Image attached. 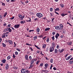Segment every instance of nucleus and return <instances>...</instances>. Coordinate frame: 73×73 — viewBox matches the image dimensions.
<instances>
[{
  "mask_svg": "<svg viewBox=\"0 0 73 73\" xmlns=\"http://www.w3.org/2000/svg\"><path fill=\"white\" fill-rule=\"evenodd\" d=\"M36 16L38 18H41L42 17L43 15L42 14L40 13H38L36 14Z\"/></svg>",
  "mask_w": 73,
  "mask_h": 73,
  "instance_id": "f257e3e1",
  "label": "nucleus"
},
{
  "mask_svg": "<svg viewBox=\"0 0 73 73\" xmlns=\"http://www.w3.org/2000/svg\"><path fill=\"white\" fill-rule=\"evenodd\" d=\"M18 16L20 18H21L20 19V20H23V18H24V17H25V16L24 15L23 16V15H21V14H19L18 15Z\"/></svg>",
  "mask_w": 73,
  "mask_h": 73,
  "instance_id": "f03ea898",
  "label": "nucleus"
},
{
  "mask_svg": "<svg viewBox=\"0 0 73 73\" xmlns=\"http://www.w3.org/2000/svg\"><path fill=\"white\" fill-rule=\"evenodd\" d=\"M54 47L52 46H51L49 48V50L50 52H52L53 51H54Z\"/></svg>",
  "mask_w": 73,
  "mask_h": 73,
  "instance_id": "7ed1b4c3",
  "label": "nucleus"
},
{
  "mask_svg": "<svg viewBox=\"0 0 73 73\" xmlns=\"http://www.w3.org/2000/svg\"><path fill=\"white\" fill-rule=\"evenodd\" d=\"M20 24L18 25L16 24L15 25L14 27L15 29H18V28L20 27Z\"/></svg>",
  "mask_w": 73,
  "mask_h": 73,
  "instance_id": "20e7f679",
  "label": "nucleus"
},
{
  "mask_svg": "<svg viewBox=\"0 0 73 73\" xmlns=\"http://www.w3.org/2000/svg\"><path fill=\"white\" fill-rule=\"evenodd\" d=\"M55 29H56V30H61V27L58 26H56V27H55Z\"/></svg>",
  "mask_w": 73,
  "mask_h": 73,
  "instance_id": "39448f33",
  "label": "nucleus"
},
{
  "mask_svg": "<svg viewBox=\"0 0 73 73\" xmlns=\"http://www.w3.org/2000/svg\"><path fill=\"white\" fill-rule=\"evenodd\" d=\"M26 70H27V69H23L22 68V70H21V72L22 73H25V72L26 71Z\"/></svg>",
  "mask_w": 73,
  "mask_h": 73,
  "instance_id": "423d86ee",
  "label": "nucleus"
},
{
  "mask_svg": "<svg viewBox=\"0 0 73 73\" xmlns=\"http://www.w3.org/2000/svg\"><path fill=\"white\" fill-rule=\"evenodd\" d=\"M59 36H60V35H59V34L57 33L56 34V35H55V37H56V40H57V39H58V37Z\"/></svg>",
  "mask_w": 73,
  "mask_h": 73,
  "instance_id": "0eeeda50",
  "label": "nucleus"
},
{
  "mask_svg": "<svg viewBox=\"0 0 73 73\" xmlns=\"http://www.w3.org/2000/svg\"><path fill=\"white\" fill-rule=\"evenodd\" d=\"M8 42H9L10 45H12L13 44V41L12 40H8Z\"/></svg>",
  "mask_w": 73,
  "mask_h": 73,
  "instance_id": "6e6552de",
  "label": "nucleus"
},
{
  "mask_svg": "<svg viewBox=\"0 0 73 73\" xmlns=\"http://www.w3.org/2000/svg\"><path fill=\"white\" fill-rule=\"evenodd\" d=\"M72 55H70L69 56H68L67 58L66 59V60H69L71 57H72Z\"/></svg>",
  "mask_w": 73,
  "mask_h": 73,
  "instance_id": "1a4fd4ad",
  "label": "nucleus"
},
{
  "mask_svg": "<svg viewBox=\"0 0 73 73\" xmlns=\"http://www.w3.org/2000/svg\"><path fill=\"white\" fill-rule=\"evenodd\" d=\"M35 61V59H33L31 62V64H33L34 62Z\"/></svg>",
  "mask_w": 73,
  "mask_h": 73,
  "instance_id": "9d476101",
  "label": "nucleus"
},
{
  "mask_svg": "<svg viewBox=\"0 0 73 73\" xmlns=\"http://www.w3.org/2000/svg\"><path fill=\"white\" fill-rule=\"evenodd\" d=\"M48 64H46L45 65H44V66H45V69H46L48 68Z\"/></svg>",
  "mask_w": 73,
  "mask_h": 73,
  "instance_id": "9b49d317",
  "label": "nucleus"
},
{
  "mask_svg": "<svg viewBox=\"0 0 73 73\" xmlns=\"http://www.w3.org/2000/svg\"><path fill=\"white\" fill-rule=\"evenodd\" d=\"M25 58L26 60H27V61L28 60V56L27 55H26L25 56Z\"/></svg>",
  "mask_w": 73,
  "mask_h": 73,
  "instance_id": "f8f14e48",
  "label": "nucleus"
},
{
  "mask_svg": "<svg viewBox=\"0 0 73 73\" xmlns=\"http://www.w3.org/2000/svg\"><path fill=\"white\" fill-rule=\"evenodd\" d=\"M67 15H68V14H64V13H62L61 14V15L62 16V17H64L65 16Z\"/></svg>",
  "mask_w": 73,
  "mask_h": 73,
  "instance_id": "ddd939ff",
  "label": "nucleus"
},
{
  "mask_svg": "<svg viewBox=\"0 0 73 73\" xmlns=\"http://www.w3.org/2000/svg\"><path fill=\"white\" fill-rule=\"evenodd\" d=\"M8 31L10 33L12 32V29H11V27L8 28Z\"/></svg>",
  "mask_w": 73,
  "mask_h": 73,
  "instance_id": "4468645a",
  "label": "nucleus"
},
{
  "mask_svg": "<svg viewBox=\"0 0 73 73\" xmlns=\"http://www.w3.org/2000/svg\"><path fill=\"white\" fill-rule=\"evenodd\" d=\"M25 23V20H24L23 21H21L20 22L21 24H24Z\"/></svg>",
  "mask_w": 73,
  "mask_h": 73,
  "instance_id": "2eb2a0df",
  "label": "nucleus"
},
{
  "mask_svg": "<svg viewBox=\"0 0 73 73\" xmlns=\"http://www.w3.org/2000/svg\"><path fill=\"white\" fill-rule=\"evenodd\" d=\"M33 64H30V67H29V69H31V68H32V67H33Z\"/></svg>",
  "mask_w": 73,
  "mask_h": 73,
  "instance_id": "dca6fc26",
  "label": "nucleus"
},
{
  "mask_svg": "<svg viewBox=\"0 0 73 73\" xmlns=\"http://www.w3.org/2000/svg\"><path fill=\"white\" fill-rule=\"evenodd\" d=\"M72 42H71V41L70 42H68L67 43V44L68 45H72Z\"/></svg>",
  "mask_w": 73,
  "mask_h": 73,
  "instance_id": "f3484780",
  "label": "nucleus"
},
{
  "mask_svg": "<svg viewBox=\"0 0 73 73\" xmlns=\"http://www.w3.org/2000/svg\"><path fill=\"white\" fill-rule=\"evenodd\" d=\"M58 53V50L57 49H55L54 50V53L56 54V53Z\"/></svg>",
  "mask_w": 73,
  "mask_h": 73,
  "instance_id": "a211bd4d",
  "label": "nucleus"
},
{
  "mask_svg": "<svg viewBox=\"0 0 73 73\" xmlns=\"http://www.w3.org/2000/svg\"><path fill=\"white\" fill-rule=\"evenodd\" d=\"M9 68V65L8 64H6V69H8Z\"/></svg>",
  "mask_w": 73,
  "mask_h": 73,
  "instance_id": "6ab92c4d",
  "label": "nucleus"
},
{
  "mask_svg": "<svg viewBox=\"0 0 73 73\" xmlns=\"http://www.w3.org/2000/svg\"><path fill=\"white\" fill-rule=\"evenodd\" d=\"M42 48L44 49H45V48H46V44H43L42 46Z\"/></svg>",
  "mask_w": 73,
  "mask_h": 73,
  "instance_id": "aec40b11",
  "label": "nucleus"
},
{
  "mask_svg": "<svg viewBox=\"0 0 73 73\" xmlns=\"http://www.w3.org/2000/svg\"><path fill=\"white\" fill-rule=\"evenodd\" d=\"M36 31L37 32H40V29L38 27L36 28Z\"/></svg>",
  "mask_w": 73,
  "mask_h": 73,
  "instance_id": "412c9836",
  "label": "nucleus"
},
{
  "mask_svg": "<svg viewBox=\"0 0 73 73\" xmlns=\"http://www.w3.org/2000/svg\"><path fill=\"white\" fill-rule=\"evenodd\" d=\"M60 28L62 29V28H63V25H62V24H61L60 25Z\"/></svg>",
  "mask_w": 73,
  "mask_h": 73,
  "instance_id": "4be33fe9",
  "label": "nucleus"
},
{
  "mask_svg": "<svg viewBox=\"0 0 73 73\" xmlns=\"http://www.w3.org/2000/svg\"><path fill=\"white\" fill-rule=\"evenodd\" d=\"M31 19L29 17H28V22H31Z\"/></svg>",
  "mask_w": 73,
  "mask_h": 73,
  "instance_id": "5701e85b",
  "label": "nucleus"
},
{
  "mask_svg": "<svg viewBox=\"0 0 73 73\" xmlns=\"http://www.w3.org/2000/svg\"><path fill=\"white\" fill-rule=\"evenodd\" d=\"M34 40H36L37 38V36H35L34 37Z\"/></svg>",
  "mask_w": 73,
  "mask_h": 73,
  "instance_id": "b1692460",
  "label": "nucleus"
},
{
  "mask_svg": "<svg viewBox=\"0 0 73 73\" xmlns=\"http://www.w3.org/2000/svg\"><path fill=\"white\" fill-rule=\"evenodd\" d=\"M7 12H5L4 15V17H6V16H7Z\"/></svg>",
  "mask_w": 73,
  "mask_h": 73,
  "instance_id": "393cba45",
  "label": "nucleus"
},
{
  "mask_svg": "<svg viewBox=\"0 0 73 73\" xmlns=\"http://www.w3.org/2000/svg\"><path fill=\"white\" fill-rule=\"evenodd\" d=\"M50 29L49 28H46V29H45V31H48V30H49Z\"/></svg>",
  "mask_w": 73,
  "mask_h": 73,
  "instance_id": "a878e982",
  "label": "nucleus"
},
{
  "mask_svg": "<svg viewBox=\"0 0 73 73\" xmlns=\"http://www.w3.org/2000/svg\"><path fill=\"white\" fill-rule=\"evenodd\" d=\"M73 60L69 61V63L70 64H73Z\"/></svg>",
  "mask_w": 73,
  "mask_h": 73,
  "instance_id": "bb28decb",
  "label": "nucleus"
},
{
  "mask_svg": "<svg viewBox=\"0 0 73 73\" xmlns=\"http://www.w3.org/2000/svg\"><path fill=\"white\" fill-rule=\"evenodd\" d=\"M2 45L3 47H6V44H5L3 43Z\"/></svg>",
  "mask_w": 73,
  "mask_h": 73,
  "instance_id": "cd10ccee",
  "label": "nucleus"
},
{
  "mask_svg": "<svg viewBox=\"0 0 73 73\" xmlns=\"http://www.w3.org/2000/svg\"><path fill=\"white\" fill-rule=\"evenodd\" d=\"M3 63H5V62H6V60L5 59H3L2 61Z\"/></svg>",
  "mask_w": 73,
  "mask_h": 73,
  "instance_id": "c85d7f7f",
  "label": "nucleus"
},
{
  "mask_svg": "<svg viewBox=\"0 0 73 73\" xmlns=\"http://www.w3.org/2000/svg\"><path fill=\"white\" fill-rule=\"evenodd\" d=\"M55 11H60V9H59V8H58L55 9Z\"/></svg>",
  "mask_w": 73,
  "mask_h": 73,
  "instance_id": "c756f323",
  "label": "nucleus"
},
{
  "mask_svg": "<svg viewBox=\"0 0 73 73\" xmlns=\"http://www.w3.org/2000/svg\"><path fill=\"white\" fill-rule=\"evenodd\" d=\"M11 58V56H7V60H9Z\"/></svg>",
  "mask_w": 73,
  "mask_h": 73,
  "instance_id": "7c9ffc66",
  "label": "nucleus"
},
{
  "mask_svg": "<svg viewBox=\"0 0 73 73\" xmlns=\"http://www.w3.org/2000/svg\"><path fill=\"white\" fill-rule=\"evenodd\" d=\"M60 5L62 8H64V4H60Z\"/></svg>",
  "mask_w": 73,
  "mask_h": 73,
  "instance_id": "2f4dec72",
  "label": "nucleus"
},
{
  "mask_svg": "<svg viewBox=\"0 0 73 73\" xmlns=\"http://www.w3.org/2000/svg\"><path fill=\"white\" fill-rule=\"evenodd\" d=\"M25 73H29L30 72L28 70H26Z\"/></svg>",
  "mask_w": 73,
  "mask_h": 73,
  "instance_id": "473e14b6",
  "label": "nucleus"
},
{
  "mask_svg": "<svg viewBox=\"0 0 73 73\" xmlns=\"http://www.w3.org/2000/svg\"><path fill=\"white\" fill-rule=\"evenodd\" d=\"M64 49H62L60 51V53H62V52H64Z\"/></svg>",
  "mask_w": 73,
  "mask_h": 73,
  "instance_id": "72a5a7b5",
  "label": "nucleus"
},
{
  "mask_svg": "<svg viewBox=\"0 0 73 73\" xmlns=\"http://www.w3.org/2000/svg\"><path fill=\"white\" fill-rule=\"evenodd\" d=\"M35 46L37 48H38V49H40V48L39 47H38V46H36V45H35Z\"/></svg>",
  "mask_w": 73,
  "mask_h": 73,
  "instance_id": "f704fd0d",
  "label": "nucleus"
},
{
  "mask_svg": "<svg viewBox=\"0 0 73 73\" xmlns=\"http://www.w3.org/2000/svg\"><path fill=\"white\" fill-rule=\"evenodd\" d=\"M13 69H16V70H17V69H18V67L14 66L13 67Z\"/></svg>",
  "mask_w": 73,
  "mask_h": 73,
  "instance_id": "c9c22d12",
  "label": "nucleus"
},
{
  "mask_svg": "<svg viewBox=\"0 0 73 73\" xmlns=\"http://www.w3.org/2000/svg\"><path fill=\"white\" fill-rule=\"evenodd\" d=\"M53 8H51L50 9V12H52V11H53Z\"/></svg>",
  "mask_w": 73,
  "mask_h": 73,
  "instance_id": "e433bc0d",
  "label": "nucleus"
},
{
  "mask_svg": "<svg viewBox=\"0 0 73 73\" xmlns=\"http://www.w3.org/2000/svg\"><path fill=\"white\" fill-rule=\"evenodd\" d=\"M52 46H53V47H55V44H54V43H52Z\"/></svg>",
  "mask_w": 73,
  "mask_h": 73,
  "instance_id": "4c0bfd02",
  "label": "nucleus"
},
{
  "mask_svg": "<svg viewBox=\"0 0 73 73\" xmlns=\"http://www.w3.org/2000/svg\"><path fill=\"white\" fill-rule=\"evenodd\" d=\"M8 31V28L6 29L5 30V32H7V31Z\"/></svg>",
  "mask_w": 73,
  "mask_h": 73,
  "instance_id": "58836bf2",
  "label": "nucleus"
},
{
  "mask_svg": "<svg viewBox=\"0 0 73 73\" xmlns=\"http://www.w3.org/2000/svg\"><path fill=\"white\" fill-rule=\"evenodd\" d=\"M39 62H40V61H39V60H38L36 62V64L37 65L38 64V63H39Z\"/></svg>",
  "mask_w": 73,
  "mask_h": 73,
  "instance_id": "ea45409f",
  "label": "nucleus"
},
{
  "mask_svg": "<svg viewBox=\"0 0 73 73\" xmlns=\"http://www.w3.org/2000/svg\"><path fill=\"white\" fill-rule=\"evenodd\" d=\"M52 34L53 36H54V35H55V34H56V33H55V32H53L52 33Z\"/></svg>",
  "mask_w": 73,
  "mask_h": 73,
  "instance_id": "a19ab883",
  "label": "nucleus"
},
{
  "mask_svg": "<svg viewBox=\"0 0 73 73\" xmlns=\"http://www.w3.org/2000/svg\"><path fill=\"white\" fill-rule=\"evenodd\" d=\"M52 40H54V36H53L52 37Z\"/></svg>",
  "mask_w": 73,
  "mask_h": 73,
  "instance_id": "79ce46f5",
  "label": "nucleus"
},
{
  "mask_svg": "<svg viewBox=\"0 0 73 73\" xmlns=\"http://www.w3.org/2000/svg\"><path fill=\"white\" fill-rule=\"evenodd\" d=\"M43 65H44V64L43 63H41L40 64V66H43Z\"/></svg>",
  "mask_w": 73,
  "mask_h": 73,
  "instance_id": "37998d69",
  "label": "nucleus"
},
{
  "mask_svg": "<svg viewBox=\"0 0 73 73\" xmlns=\"http://www.w3.org/2000/svg\"><path fill=\"white\" fill-rule=\"evenodd\" d=\"M15 55H17V54H18V52L17 51H16L15 52Z\"/></svg>",
  "mask_w": 73,
  "mask_h": 73,
  "instance_id": "c03bdc74",
  "label": "nucleus"
},
{
  "mask_svg": "<svg viewBox=\"0 0 73 73\" xmlns=\"http://www.w3.org/2000/svg\"><path fill=\"white\" fill-rule=\"evenodd\" d=\"M49 38H48L47 39V40H46V41L47 42H49Z\"/></svg>",
  "mask_w": 73,
  "mask_h": 73,
  "instance_id": "a18cd8bd",
  "label": "nucleus"
},
{
  "mask_svg": "<svg viewBox=\"0 0 73 73\" xmlns=\"http://www.w3.org/2000/svg\"><path fill=\"white\" fill-rule=\"evenodd\" d=\"M14 18H15V17H13L12 18H10V19H11V20H12L14 19Z\"/></svg>",
  "mask_w": 73,
  "mask_h": 73,
  "instance_id": "49530a36",
  "label": "nucleus"
},
{
  "mask_svg": "<svg viewBox=\"0 0 73 73\" xmlns=\"http://www.w3.org/2000/svg\"><path fill=\"white\" fill-rule=\"evenodd\" d=\"M53 59H51L50 60V62H51V63H52V62H53Z\"/></svg>",
  "mask_w": 73,
  "mask_h": 73,
  "instance_id": "de8ad7c7",
  "label": "nucleus"
},
{
  "mask_svg": "<svg viewBox=\"0 0 73 73\" xmlns=\"http://www.w3.org/2000/svg\"><path fill=\"white\" fill-rule=\"evenodd\" d=\"M60 48V46L58 45H57L56 46V48L57 49H59V48Z\"/></svg>",
  "mask_w": 73,
  "mask_h": 73,
  "instance_id": "09e8293b",
  "label": "nucleus"
},
{
  "mask_svg": "<svg viewBox=\"0 0 73 73\" xmlns=\"http://www.w3.org/2000/svg\"><path fill=\"white\" fill-rule=\"evenodd\" d=\"M2 38H5V35H3L2 36Z\"/></svg>",
  "mask_w": 73,
  "mask_h": 73,
  "instance_id": "8fccbe9b",
  "label": "nucleus"
},
{
  "mask_svg": "<svg viewBox=\"0 0 73 73\" xmlns=\"http://www.w3.org/2000/svg\"><path fill=\"white\" fill-rule=\"evenodd\" d=\"M34 31V30H29V32H33Z\"/></svg>",
  "mask_w": 73,
  "mask_h": 73,
  "instance_id": "3c124183",
  "label": "nucleus"
},
{
  "mask_svg": "<svg viewBox=\"0 0 73 73\" xmlns=\"http://www.w3.org/2000/svg\"><path fill=\"white\" fill-rule=\"evenodd\" d=\"M13 57L14 59L15 58V57H16V56H15V54H13Z\"/></svg>",
  "mask_w": 73,
  "mask_h": 73,
  "instance_id": "603ef678",
  "label": "nucleus"
},
{
  "mask_svg": "<svg viewBox=\"0 0 73 73\" xmlns=\"http://www.w3.org/2000/svg\"><path fill=\"white\" fill-rule=\"evenodd\" d=\"M2 5H3V6H5V3H2Z\"/></svg>",
  "mask_w": 73,
  "mask_h": 73,
  "instance_id": "864d4df0",
  "label": "nucleus"
},
{
  "mask_svg": "<svg viewBox=\"0 0 73 73\" xmlns=\"http://www.w3.org/2000/svg\"><path fill=\"white\" fill-rule=\"evenodd\" d=\"M55 13H56V14H57V15H59V13L55 11Z\"/></svg>",
  "mask_w": 73,
  "mask_h": 73,
  "instance_id": "5fc2aeb1",
  "label": "nucleus"
},
{
  "mask_svg": "<svg viewBox=\"0 0 73 73\" xmlns=\"http://www.w3.org/2000/svg\"><path fill=\"white\" fill-rule=\"evenodd\" d=\"M43 36L42 35H39L38 37H42Z\"/></svg>",
  "mask_w": 73,
  "mask_h": 73,
  "instance_id": "6e6d98bb",
  "label": "nucleus"
},
{
  "mask_svg": "<svg viewBox=\"0 0 73 73\" xmlns=\"http://www.w3.org/2000/svg\"><path fill=\"white\" fill-rule=\"evenodd\" d=\"M17 50H18V51H19V52H20L21 51L18 48H17Z\"/></svg>",
  "mask_w": 73,
  "mask_h": 73,
  "instance_id": "4d7b16f0",
  "label": "nucleus"
},
{
  "mask_svg": "<svg viewBox=\"0 0 73 73\" xmlns=\"http://www.w3.org/2000/svg\"><path fill=\"white\" fill-rule=\"evenodd\" d=\"M32 57H31V56H29V59H30V60H32Z\"/></svg>",
  "mask_w": 73,
  "mask_h": 73,
  "instance_id": "13d9d810",
  "label": "nucleus"
},
{
  "mask_svg": "<svg viewBox=\"0 0 73 73\" xmlns=\"http://www.w3.org/2000/svg\"><path fill=\"white\" fill-rule=\"evenodd\" d=\"M53 69H54V70H56L57 69L55 67H54L53 68Z\"/></svg>",
  "mask_w": 73,
  "mask_h": 73,
  "instance_id": "bf43d9fd",
  "label": "nucleus"
},
{
  "mask_svg": "<svg viewBox=\"0 0 73 73\" xmlns=\"http://www.w3.org/2000/svg\"><path fill=\"white\" fill-rule=\"evenodd\" d=\"M7 25V23H4V24H3V26H6Z\"/></svg>",
  "mask_w": 73,
  "mask_h": 73,
  "instance_id": "052dcab7",
  "label": "nucleus"
},
{
  "mask_svg": "<svg viewBox=\"0 0 73 73\" xmlns=\"http://www.w3.org/2000/svg\"><path fill=\"white\" fill-rule=\"evenodd\" d=\"M30 49H31V51H33V49L32 48L30 47Z\"/></svg>",
  "mask_w": 73,
  "mask_h": 73,
  "instance_id": "680f3d73",
  "label": "nucleus"
},
{
  "mask_svg": "<svg viewBox=\"0 0 73 73\" xmlns=\"http://www.w3.org/2000/svg\"><path fill=\"white\" fill-rule=\"evenodd\" d=\"M11 25L9 24V25H8V27H11Z\"/></svg>",
  "mask_w": 73,
  "mask_h": 73,
  "instance_id": "e2e57ef3",
  "label": "nucleus"
},
{
  "mask_svg": "<svg viewBox=\"0 0 73 73\" xmlns=\"http://www.w3.org/2000/svg\"><path fill=\"white\" fill-rule=\"evenodd\" d=\"M46 36H44V37L43 38H42L43 39V40H45V38H46Z\"/></svg>",
  "mask_w": 73,
  "mask_h": 73,
  "instance_id": "0e129e2a",
  "label": "nucleus"
},
{
  "mask_svg": "<svg viewBox=\"0 0 73 73\" xmlns=\"http://www.w3.org/2000/svg\"><path fill=\"white\" fill-rule=\"evenodd\" d=\"M2 17H3L2 16L0 15V19H2Z\"/></svg>",
  "mask_w": 73,
  "mask_h": 73,
  "instance_id": "69168bd1",
  "label": "nucleus"
},
{
  "mask_svg": "<svg viewBox=\"0 0 73 73\" xmlns=\"http://www.w3.org/2000/svg\"><path fill=\"white\" fill-rule=\"evenodd\" d=\"M28 1H25V3L26 4H27V3H28Z\"/></svg>",
  "mask_w": 73,
  "mask_h": 73,
  "instance_id": "338daca9",
  "label": "nucleus"
},
{
  "mask_svg": "<svg viewBox=\"0 0 73 73\" xmlns=\"http://www.w3.org/2000/svg\"><path fill=\"white\" fill-rule=\"evenodd\" d=\"M73 58H71V59L69 61H70V60H73Z\"/></svg>",
  "mask_w": 73,
  "mask_h": 73,
  "instance_id": "774afa93",
  "label": "nucleus"
}]
</instances>
